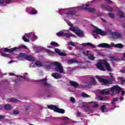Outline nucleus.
Returning a JSON list of instances; mask_svg holds the SVG:
<instances>
[{"instance_id": "nucleus-1", "label": "nucleus", "mask_w": 125, "mask_h": 125, "mask_svg": "<svg viewBox=\"0 0 125 125\" xmlns=\"http://www.w3.org/2000/svg\"><path fill=\"white\" fill-rule=\"evenodd\" d=\"M53 64L56 66L55 67V71H56V72L60 73V74H65L64 68H63V66L61 63L57 62H53Z\"/></svg>"}, {"instance_id": "nucleus-2", "label": "nucleus", "mask_w": 125, "mask_h": 125, "mask_svg": "<svg viewBox=\"0 0 125 125\" xmlns=\"http://www.w3.org/2000/svg\"><path fill=\"white\" fill-rule=\"evenodd\" d=\"M48 109L50 110H53L54 112H57V113H60L61 114H64L65 113V110L63 109H60L57 107V106L53 104H50L47 106Z\"/></svg>"}, {"instance_id": "nucleus-3", "label": "nucleus", "mask_w": 125, "mask_h": 125, "mask_svg": "<svg viewBox=\"0 0 125 125\" xmlns=\"http://www.w3.org/2000/svg\"><path fill=\"white\" fill-rule=\"evenodd\" d=\"M70 31H72V32L75 33L77 36H78V37H80V38L84 37L83 32L82 30H80L78 27L71 26V27H70Z\"/></svg>"}, {"instance_id": "nucleus-4", "label": "nucleus", "mask_w": 125, "mask_h": 125, "mask_svg": "<svg viewBox=\"0 0 125 125\" xmlns=\"http://www.w3.org/2000/svg\"><path fill=\"white\" fill-rule=\"evenodd\" d=\"M97 78L98 81H99L100 83H102L103 84H104V85L108 86V85L112 84V80L104 79L101 77H97Z\"/></svg>"}, {"instance_id": "nucleus-5", "label": "nucleus", "mask_w": 125, "mask_h": 125, "mask_svg": "<svg viewBox=\"0 0 125 125\" xmlns=\"http://www.w3.org/2000/svg\"><path fill=\"white\" fill-rule=\"evenodd\" d=\"M19 49V48L17 47H15L14 48L8 49L7 48H0V54L1 55L2 54L3 52H13V51H15V50H17Z\"/></svg>"}, {"instance_id": "nucleus-6", "label": "nucleus", "mask_w": 125, "mask_h": 125, "mask_svg": "<svg viewBox=\"0 0 125 125\" xmlns=\"http://www.w3.org/2000/svg\"><path fill=\"white\" fill-rule=\"evenodd\" d=\"M19 57L21 58H24L28 61H35V57L32 56H28L24 53H21L19 54Z\"/></svg>"}, {"instance_id": "nucleus-7", "label": "nucleus", "mask_w": 125, "mask_h": 125, "mask_svg": "<svg viewBox=\"0 0 125 125\" xmlns=\"http://www.w3.org/2000/svg\"><path fill=\"white\" fill-rule=\"evenodd\" d=\"M93 32L101 36H106V35H107V32L102 31L100 28H98L97 26H95V30H94Z\"/></svg>"}, {"instance_id": "nucleus-8", "label": "nucleus", "mask_w": 125, "mask_h": 125, "mask_svg": "<svg viewBox=\"0 0 125 125\" xmlns=\"http://www.w3.org/2000/svg\"><path fill=\"white\" fill-rule=\"evenodd\" d=\"M78 9L79 10H86V11H88L89 12H91V13H94L96 11V9L94 8L84 7L83 6L78 7Z\"/></svg>"}, {"instance_id": "nucleus-9", "label": "nucleus", "mask_w": 125, "mask_h": 125, "mask_svg": "<svg viewBox=\"0 0 125 125\" xmlns=\"http://www.w3.org/2000/svg\"><path fill=\"white\" fill-rule=\"evenodd\" d=\"M57 36H58V37H66V38L68 39H70L71 37H75L74 35H70L69 33H64L63 31L57 33Z\"/></svg>"}, {"instance_id": "nucleus-10", "label": "nucleus", "mask_w": 125, "mask_h": 125, "mask_svg": "<svg viewBox=\"0 0 125 125\" xmlns=\"http://www.w3.org/2000/svg\"><path fill=\"white\" fill-rule=\"evenodd\" d=\"M111 90L112 93H113L114 91H115L116 93H120V92L122 91V88L118 85H115L111 88Z\"/></svg>"}, {"instance_id": "nucleus-11", "label": "nucleus", "mask_w": 125, "mask_h": 125, "mask_svg": "<svg viewBox=\"0 0 125 125\" xmlns=\"http://www.w3.org/2000/svg\"><path fill=\"white\" fill-rule=\"evenodd\" d=\"M103 64L104 66L107 71H108V72H111V71H112V69H111V66H110V64H109V63H108V62H107V61L105 60H103Z\"/></svg>"}, {"instance_id": "nucleus-12", "label": "nucleus", "mask_w": 125, "mask_h": 125, "mask_svg": "<svg viewBox=\"0 0 125 125\" xmlns=\"http://www.w3.org/2000/svg\"><path fill=\"white\" fill-rule=\"evenodd\" d=\"M103 65V60H102L97 63L96 66L99 70H100L101 71H105V67H104Z\"/></svg>"}, {"instance_id": "nucleus-13", "label": "nucleus", "mask_w": 125, "mask_h": 125, "mask_svg": "<svg viewBox=\"0 0 125 125\" xmlns=\"http://www.w3.org/2000/svg\"><path fill=\"white\" fill-rule=\"evenodd\" d=\"M99 47H102V48H111L110 44L106 43H102L98 45Z\"/></svg>"}, {"instance_id": "nucleus-14", "label": "nucleus", "mask_w": 125, "mask_h": 125, "mask_svg": "<svg viewBox=\"0 0 125 125\" xmlns=\"http://www.w3.org/2000/svg\"><path fill=\"white\" fill-rule=\"evenodd\" d=\"M51 76L54 78V79H56V80H58V79H61V78H62V75H61V74L56 72L52 73Z\"/></svg>"}, {"instance_id": "nucleus-15", "label": "nucleus", "mask_w": 125, "mask_h": 125, "mask_svg": "<svg viewBox=\"0 0 125 125\" xmlns=\"http://www.w3.org/2000/svg\"><path fill=\"white\" fill-rule=\"evenodd\" d=\"M68 64H73V63H77V64H81V62L78 61L77 59H72L70 60H68L67 61Z\"/></svg>"}, {"instance_id": "nucleus-16", "label": "nucleus", "mask_w": 125, "mask_h": 125, "mask_svg": "<svg viewBox=\"0 0 125 125\" xmlns=\"http://www.w3.org/2000/svg\"><path fill=\"white\" fill-rule=\"evenodd\" d=\"M96 84V80H95V78L94 77L91 78V81H89L88 83V85L92 86L95 85Z\"/></svg>"}, {"instance_id": "nucleus-17", "label": "nucleus", "mask_w": 125, "mask_h": 125, "mask_svg": "<svg viewBox=\"0 0 125 125\" xmlns=\"http://www.w3.org/2000/svg\"><path fill=\"white\" fill-rule=\"evenodd\" d=\"M50 44L51 46H47L48 48H53V46H55L56 47H57V46H59V44H58V43L55 42H52L50 43Z\"/></svg>"}, {"instance_id": "nucleus-18", "label": "nucleus", "mask_w": 125, "mask_h": 125, "mask_svg": "<svg viewBox=\"0 0 125 125\" xmlns=\"http://www.w3.org/2000/svg\"><path fill=\"white\" fill-rule=\"evenodd\" d=\"M26 36L29 38H32V39H35V40H38V36H36V35L33 34L32 33H29L26 34Z\"/></svg>"}, {"instance_id": "nucleus-19", "label": "nucleus", "mask_w": 125, "mask_h": 125, "mask_svg": "<svg viewBox=\"0 0 125 125\" xmlns=\"http://www.w3.org/2000/svg\"><path fill=\"white\" fill-rule=\"evenodd\" d=\"M83 46H91L92 48H96V46L93 45V44L88 42V43H83L82 44Z\"/></svg>"}, {"instance_id": "nucleus-20", "label": "nucleus", "mask_w": 125, "mask_h": 125, "mask_svg": "<svg viewBox=\"0 0 125 125\" xmlns=\"http://www.w3.org/2000/svg\"><path fill=\"white\" fill-rule=\"evenodd\" d=\"M41 82H42L44 85L47 86L48 88H49V87H51V85L50 84L48 83L47 82H46V79H42L41 80Z\"/></svg>"}, {"instance_id": "nucleus-21", "label": "nucleus", "mask_w": 125, "mask_h": 125, "mask_svg": "<svg viewBox=\"0 0 125 125\" xmlns=\"http://www.w3.org/2000/svg\"><path fill=\"white\" fill-rule=\"evenodd\" d=\"M69 83L71 85V86H74V87H77V86H79V84L78 83L73 81H70Z\"/></svg>"}, {"instance_id": "nucleus-22", "label": "nucleus", "mask_w": 125, "mask_h": 125, "mask_svg": "<svg viewBox=\"0 0 125 125\" xmlns=\"http://www.w3.org/2000/svg\"><path fill=\"white\" fill-rule=\"evenodd\" d=\"M111 35L116 37L117 39H120V38L122 37V35L120 33L116 32H112Z\"/></svg>"}, {"instance_id": "nucleus-23", "label": "nucleus", "mask_w": 125, "mask_h": 125, "mask_svg": "<svg viewBox=\"0 0 125 125\" xmlns=\"http://www.w3.org/2000/svg\"><path fill=\"white\" fill-rule=\"evenodd\" d=\"M4 109H5V110H7V111H9V110H11L12 106H11V105L8 104L4 105Z\"/></svg>"}, {"instance_id": "nucleus-24", "label": "nucleus", "mask_w": 125, "mask_h": 125, "mask_svg": "<svg viewBox=\"0 0 125 125\" xmlns=\"http://www.w3.org/2000/svg\"><path fill=\"white\" fill-rule=\"evenodd\" d=\"M117 16L120 18H124L125 17V13L122 11H119L117 14Z\"/></svg>"}, {"instance_id": "nucleus-25", "label": "nucleus", "mask_w": 125, "mask_h": 125, "mask_svg": "<svg viewBox=\"0 0 125 125\" xmlns=\"http://www.w3.org/2000/svg\"><path fill=\"white\" fill-rule=\"evenodd\" d=\"M76 13H77V12H76L75 10H70L67 12V14L68 15H71V16H73V15H75Z\"/></svg>"}, {"instance_id": "nucleus-26", "label": "nucleus", "mask_w": 125, "mask_h": 125, "mask_svg": "<svg viewBox=\"0 0 125 125\" xmlns=\"http://www.w3.org/2000/svg\"><path fill=\"white\" fill-rule=\"evenodd\" d=\"M101 94L105 95H109L110 94V91H107L105 89L102 90L100 92Z\"/></svg>"}, {"instance_id": "nucleus-27", "label": "nucleus", "mask_w": 125, "mask_h": 125, "mask_svg": "<svg viewBox=\"0 0 125 125\" xmlns=\"http://www.w3.org/2000/svg\"><path fill=\"white\" fill-rule=\"evenodd\" d=\"M101 110L103 113H104V112H107V107H106V105H103L101 107Z\"/></svg>"}, {"instance_id": "nucleus-28", "label": "nucleus", "mask_w": 125, "mask_h": 125, "mask_svg": "<svg viewBox=\"0 0 125 125\" xmlns=\"http://www.w3.org/2000/svg\"><path fill=\"white\" fill-rule=\"evenodd\" d=\"M89 104H93V107L94 108H98V107H99V105H98V104H96V102H93L92 101L91 102H89L88 103Z\"/></svg>"}, {"instance_id": "nucleus-29", "label": "nucleus", "mask_w": 125, "mask_h": 125, "mask_svg": "<svg viewBox=\"0 0 125 125\" xmlns=\"http://www.w3.org/2000/svg\"><path fill=\"white\" fill-rule=\"evenodd\" d=\"M5 3L7 4H10V3H12V2H16V0H4Z\"/></svg>"}, {"instance_id": "nucleus-30", "label": "nucleus", "mask_w": 125, "mask_h": 125, "mask_svg": "<svg viewBox=\"0 0 125 125\" xmlns=\"http://www.w3.org/2000/svg\"><path fill=\"white\" fill-rule=\"evenodd\" d=\"M37 13L38 11H37L35 8H33L30 11V14H32V15H35V14H37Z\"/></svg>"}, {"instance_id": "nucleus-31", "label": "nucleus", "mask_w": 125, "mask_h": 125, "mask_svg": "<svg viewBox=\"0 0 125 125\" xmlns=\"http://www.w3.org/2000/svg\"><path fill=\"white\" fill-rule=\"evenodd\" d=\"M124 47V45L122 43H118L115 44L116 48H123Z\"/></svg>"}, {"instance_id": "nucleus-32", "label": "nucleus", "mask_w": 125, "mask_h": 125, "mask_svg": "<svg viewBox=\"0 0 125 125\" xmlns=\"http://www.w3.org/2000/svg\"><path fill=\"white\" fill-rule=\"evenodd\" d=\"M9 101L10 102H13L14 103H16L17 102H19V100H18L16 99H15V98H11L9 99Z\"/></svg>"}, {"instance_id": "nucleus-33", "label": "nucleus", "mask_w": 125, "mask_h": 125, "mask_svg": "<svg viewBox=\"0 0 125 125\" xmlns=\"http://www.w3.org/2000/svg\"><path fill=\"white\" fill-rule=\"evenodd\" d=\"M46 52L48 54V55H50V56H52V55H53V52L50 50L46 49Z\"/></svg>"}, {"instance_id": "nucleus-34", "label": "nucleus", "mask_w": 125, "mask_h": 125, "mask_svg": "<svg viewBox=\"0 0 125 125\" xmlns=\"http://www.w3.org/2000/svg\"><path fill=\"white\" fill-rule=\"evenodd\" d=\"M119 98H114L113 100H111V104L112 105H113V104H115V102H117V101H118Z\"/></svg>"}, {"instance_id": "nucleus-35", "label": "nucleus", "mask_w": 125, "mask_h": 125, "mask_svg": "<svg viewBox=\"0 0 125 125\" xmlns=\"http://www.w3.org/2000/svg\"><path fill=\"white\" fill-rule=\"evenodd\" d=\"M35 65L38 67H42V62L40 61H37L35 62Z\"/></svg>"}, {"instance_id": "nucleus-36", "label": "nucleus", "mask_w": 125, "mask_h": 125, "mask_svg": "<svg viewBox=\"0 0 125 125\" xmlns=\"http://www.w3.org/2000/svg\"><path fill=\"white\" fill-rule=\"evenodd\" d=\"M82 96L83 97H84V98H88L90 97V96L87 95L85 93H82Z\"/></svg>"}, {"instance_id": "nucleus-37", "label": "nucleus", "mask_w": 125, "mask_h": 125, "mask_svg": "<svg viewBox=\"0 0 125 125\" xmlns=\"http://www.w3.org/2000/svg\"><path fill=\"white\" fill-rule=\"evenodd\" d=\"M88 58L89 60L93 61L95 58L93 55H90V56H88Z\"/></svg>"}, {"instance_id": "nucleus-38", "label": "nucleus", "mask_w": 125, "mask_h": 125, "mask_svg": "<svg viewBox=\"0 0 125 125\" xmlns=\"http://www.w3.org/2000/svg\"><path fill=\"white\" fill-rule=\"evenodd\" d=\"M85 112H87L88 113V114H91V113H93V110H92V109H90L87 108L85 110Z\"/></svg>"}, {"instance_id": "nucleus-39", "label": "nucleus", "mask_w": 125, "mask_h": 125, "mask_svg": "<svg viewBox=\"0 0 125 125\" xmlns=\"http://www.w3.org/2000/svg\"><path fill=\"white\" fill-rule=\"evenodd\" d=\"M22 40L26 42H30V40L27 39L25 36L22 37Z\"/></svg>"}, {"instance_id": "nucleus-40", "label": "nucleus", "mask_w": 125, "mask_h": 125, "mask_svg": "<svg viewBox=\"0 0 125 125\" xmlns=\"http://www.w3.org/2000/svg\"><path fill=\"white\" fill-rule=\"evenodd\" d=\"M108 16L110 18H112V19H114V18H115V15L112 13H109Z\"/></svg>"}, {"instance_id": "nucleus-41", "label": "nucleus", "mask_w": 125, "mask_h": 125, "mask_svg": "<svg viewBox=\"0 0 125 125\" xmlns=\"http://www.w3.org/2000/svg\"><path fill=\"white\" fill-rule=\"evenodd\" d=\"M46 94H49L47 95V97H51V90L47 91Z\"/></svg>"}, {"instance_id": "nucleus-42", "label": "nucleus", "mask_w": 125, "mask_h": 125, "mask_svg": "<svg viewBox=\"0 0 125 125\" xmlns=\"http://www.w3.org/2000/svg\"><path fill=\"white\" fill-rule=\"evenodd\" d=\"M1 56H4L5 57H10V54H4V53L3 52L1 54Z\"/></svg>"}, {"instance_id": "nucleus-43", "label": "nucleus", "mask_w": 125, "mask_h": 125, "mask_svg": "<svg viewBox=\"0 0 125 125\" xmlns=\"http://www.w3.org/2000/svg\"><path fill=\"white\" fill-rule=\"evenodd\" d=\"M106 10H107L108 11H113V8L109 7V6H107V7L106 8Z\"/></svg>"}, {"instance_id": "nucleus-44", "label": "nucleus", "mask_w": 125, "mask_h": 125, "mask_svg": "<svg viewBox=\"0 0 125 125\" xmlns=\"http://www.w3.org/2000/svg\"><path fill=\"white\" fill-rule=\"evenodd\" d=\"M101 6L102 8H104V9H107V7H108V6H107L105 4H101Z\"/></svg>"}, {"instance_id": "nucleus-45", "label": "nucleus", "mask_w": 125, "mask_h": 125, "mask_svg": "<svg viewBox=\"0 0 125 125\" xmlns=\"http://www.w3.org/2000/svg\"><path fill=\"white\" fill-rule=\"evenodd\" d=\"M110 61H116L117 60V59H116V58H115V57H110Z\"/></svg>"}, {"instance_id": "nucleus-46", "label": "nucleus", "mask_w": 125, "mask_h": 125, "mask_svg": "<svg viewBox=\"0 0 125 125\" xmlns=\"http://www.w3.org/2000/svg\"><path fill=\"white\" fill-rule=\"evenodd\" d=\"M13 114H14V115H18V114H19V110H14L13 111Z\"/></svg>"}, {"instance_id": "nucleus-47", "label": "nucleus", "mask_w": 125, "mask_h": 125, "mask_svg": "<svg viewBox=\"0 0 125 125\" xmlns=\"http://www.w3.org/2000/svg\"><path fill=\"white\" fill-rule=\"evenodd\" d=\"M70 100H71V102H72V103H75L76 102V100L73 97H71L70 98Z\"/></svg>"}, {"instance_id": "nucleus-48", "label": "nucleus", "mask_w": 125, "mask_h": 125, "mask_svg": "<svg viewBox=\"0 0 125 125\" xmlns=\"http://www.w3.org/2000/svg\"><path fill=\"white\" fill-rule=\"evenodd\" d=\"M55 51L57 53H58V54H60V53H61V52H60V50H59V49L58 48L55 49Z\"/></svg>"}, {"instance_id": "nucleus-49", "label": "nucleus", "mask_w": 125, "mask_h": 125, "mask_svg": "<svg viewBox=\"0 0 125 125\" xmlns=\"http://www.w3.org/2000/svg\"><path fill=\"white\" fill-rule=\"evenodd\" d=\"M4 2V0H0V5H3Z\"/></svg>"}, {"instance_id": "nucleus-50", "label": "nucleus", "mask_w": 125, "mask_h": 125, "mask_svg": "<svg viewBox=\"0 0 125 125\" xmlns=\"http://www.w3.org/2000/svg\"><path fill=\"white\" fill-rule=\"evenodd\" d=\"M60 55H61V56H66L67 55L65 53L61 52Z\"/></svg>"}, {"instance_id": "nucleus-51", "label": "nucleus", "mask_w": 125, "mask_h": 125, "mask_svg": "<svg viewBox=\"0 0 125 125\" xmlns=\"http://www.w3.org/2000/svg\"><path fill=\"white\" fill-rule=\"evenodd\" d=\"M63 121H69L70 120L68 117H64L62 119Z\"/></svg>"}, {"instance_id": "nucleus-52", "label": "nucleus", "mask_w": 125, "mask_h": 125, "mask_svg": "<svg viewBox=\"0 0 125 125\" xmlns=\"http://www.w3.org/2000/svg\"><path fill=\"white\" fill-rule=\"evenodd\" d=\"M77 117H81V116H82V113L78 111L77 113Z\"/></svg>"}, {"instance_id": "nucleus-53", "label": "nucleus", "mask_w": 125, "mask_h": 125, "mask_svg": "<svg viewBox=\"0 0 125 125\" xmlns=\"http://www.w3.org/2000/svg\"><path fill=\"white\" fill-rule=\"evenodd\" d=\"M21 48H24L25 49H27L28 48H27V46H26L25 45H22L21 46Z\"/></svg>"}, {"instance_id": "nucleus-54", "label": "nucleus", "mask_w": 125, "mask_h": 125, "mask_svg": "<svg viewBox=\"0 0 125 125\" xmlns=\"http://www.w3.org/2000/svg\"><path fill=\"white\" fill-rule=\"evenodd\" d=\"M98 99H99V100H100L101 101H104V98L101 96L99 97Z\"/></svg>"}, {"instance_id": "nucleus-55", "label": "nucleus", "mask_w": 125, "mask_h": 125, "mask_svg": "<svg viewBox=\"0 0 125 125\" xmlns=\"http://www.w3.org/2000/svg\"><path fill=\"white\" fill-rule=\"evenodd\" d=\"M115 46H116V44H115V43H114L113 42H112L111 43V47H116Z\"/></svg>"}, {"instance_id": "nucleus-56", "label": "nucleus", "mask_w": 125, "mask_h": 125, "mask_svg": "<svg viewBox=\"0 0 125 125\" xmlns=\"http://www.w3.org/2000/svg\"><path fill=\"white\" fill-rule=\"evenodd\" d=\"M69 44L71 45L72 46H75V43H74L72 42H69Z\"/></svg>"}, {"instance_id": "nucleus-57", "label": "nucleus", "mask_w": 125, "mask_h": 125, "mask_svg": "<svg viewBox=\"0 0 125 125\" xmlns=\"http://www.w3.org/2000/svg\"><path fill=\"white\" fill-rule=\"evenodd\" d=\"M120 80L121 82H122V83H125V80H124V78H123V77H121Z\"/></svg>"}, {"instance_id": "nucleus-58", "label": "nucleus", "mask_w": 125, "mask_h": 125, "mask_svg": "<svg viewBox=\"0 0 125 125\" xmlns=\"http://www.w3.org/2000/svg\"><path fill=\"white\" fill-rule=\"evenodd\" d=\"M4 118H5L4 116L0 115V120H3V119H4Z\"/></svg>"}, {"instance_id": "nucleus-59", "label": "nucleus", "mask_w": 125, "mask_h": 125, "mask_svg": "<svg viewBox=\"0 0 125 125\" xmlns=\"http://www.w3.org/2000/svg\"><path fill=\"white\" fill-rule=\"evenodd\" d=\"M68 25H69V26H70V28L71 27H74L73 26V24L72 23H71V22H69L67 23Z\"/></svg>"}, {"instance_id": "nucleus-60", "label": "nucleus", "mask_w": 125, "mask_h": 125, "mask_svg": "<svg viewBox=\"0 0 125 125\" xmlns=\"http://www.w3.org/2000/svg\"><path fill=\"white\" fill-rule=\"evenodd\" d=\"M29 109H30V106H28L27 107H26L25 108V111L27 112V111Z\"/></svg>"}, {"instance_id": "nucleus-61", "label": "nucleus", "mask_w": 125, "mask_h": 125, "mask_svg": "<svg viewBox=\"0 0 125 125\" xmlns=\"http://www.w3.org/2000/svg\"><path fill=\"white\" fill-rule=\"evenodd\" d=\"M106 1H107V2H108V3H112V1H111V0H105Z\"/></svg>"}, {"instance_id": "nucleus-62", "label": "nucleus", "mask_w": 125, "mask_h": 125, "mask_svg": "<svg viewBox=\"0 0 125 125\" xmlns=\"http://www.w3.org/2000/svg\"><path fill=\"white\" fill-rule=\"evenodd\" d=\"M125 91H122V92H121V95L124 96V95H125Z\"/></svg>"}, {"instance_id": "nucleus-63", "label": "nucleus", "mask_w": 125, "mask_h": 125, "mask_svg": "<svg viewBox=\"0 0 125 125\" xmlns=\"http://www.w3.org/2000/svg\"><path fill=\"white\" fill-rule=\"evenodd\" d=\"M123 100H124V97H120V101H123Z\"/></svg>"}, {"instance_id": "nucleus-64", "label": "nucleus", "mask_w": 125, "mask_h": 125, "mask_svg": "<svg viewBox=\"0 0 125 125\" xmlns=\"http://www.w3.org/2000/svg\"><path fill=\"white\" fill-rule=\"evenodd\" d=\"M83 54H84V55H85V56H88L89 55L88 53L84 54V52H83Z\"/></svg>"}]
</instances>
